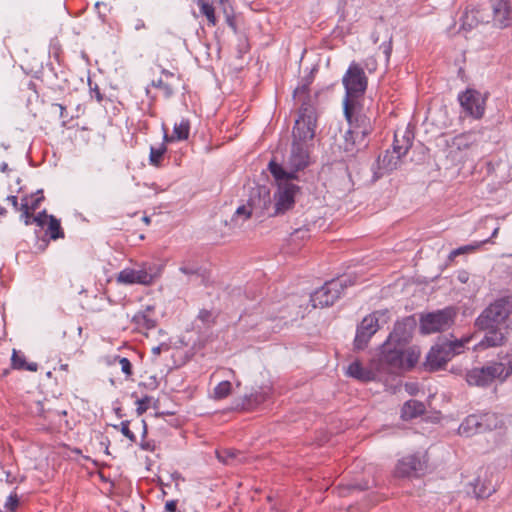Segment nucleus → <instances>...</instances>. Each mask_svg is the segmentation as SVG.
<instances>
[{"mask_svg": "<svg viewBox=\"0 0 512 512\" xmlns=\"http://www.w3.org/2000/svg\"><path fill=\"white\" fill-rule=\"evenodd\" d=\"M294 98L301 101L298 116L295 120L292 136L293 140L307 142L313 140L317 128V98L318 95L309 93V84L298 86L293 93Z\"/></svg>", "mask_w": 512, "mask_h": 512, "instance_id": "nucleus-1", "label": "nucleus"}, {"mask_svg": "<svg viewBox=\"0 0 512 512\" xmlns=\"http://www.w3.org/2000/svg\"><path fill=\"white\" fill-rule=\"evenodd\" d=\"M420 354V349L417 346H396L392 341L386 340L381 347L380 362L387 365L391 371L409 370L417 364Z\"/></svg>", "mask_w": 512, "mask_h": 512, "instance_id": "nucleus-2", "label": "nucleus"}, {"mask_svg": "<svg viewBox=\"0 0 512 512\" xmlns=\"http://www.w3.org/2000/svg\"><path fill=\"white\" fill-rule=\"evenodd\" d=\"M512 314V296L502 297L491 303L476 319L479 328H493L504 324Z\"/></svg>", "mask_w": 512, "mask_h": 512, "instance_id": "nucleus-3", "label": "nucleus"}, {"mask_svg": "<svg viewBox=\"0 0 512 512\" xmlns=\"http://www.w3.org/2000/svg\"><path fill=\"white\" fill-rule=\"evenodd\" d=\"M342 83L345 88L343 103H353L358 102V99L364 95L368 79L363 68L359 64L352 62L342 78Z\"/></svg>", "mask_w": 512, "mask_h": 512, "instance_id": "nucleus-4", "label": "nucleus"}, {"mask_svg": "<svg viewBox=\"0 0 512 512\" xmlns=\"http://www.w3.org/2000/svg\"><path fill=\"white\" fill-rule=\"evenodd\" d=\"M352 284L353 282L348 278L328 281L311 295L310 301L315 308L331 306L339 299L344 288Z\"/></svg>", "mask_w": 512, "mask_h": 512, "instance_id": "nucleus-5", "label": "nucleus"}, {"mask_svg": "<svg viewBox=\"0 0 512 512\" xmlns=\"http://www.w3.org/2000/svg\"><path fill=\"white\" fill-rule=\"evenodd\" d=\"M455 316L456 312L451 307L427 313L420 318V330L423 334L444 331L452 326Z\"/></svg>", "mask_w": 512, "mask_h": 512, "instance_id": "nucleus-6", "label": "nucleus"}, {"mask_svg": "<svg viewBox=\"0 0 512 512\" xmlns=\"http://www.w3.org/2000/svg\"><path fill=\"white\" fill-rule=\"evenodd\" d=\"M497 416L494 413L468 415L460 424L458 433L463 437H472L497 427Z\"/></svg>", "mask_w": 512, "mask_h": 512, "instance_id": "nucleus-7", "label": "nucleus"}, {"mask_svg": "<svg viewBox=\"0 0 512 512\" xmlns=\"http://www.w3.org/2000/svg\"><path fill=\"white\" fill-rule=\"evenodd\" d=\"M412 142L413 133L409 129L406 128L403 131L399 129L396 130L393 141V153L396 154V157L390 156L387 152L382 159L383 167L388 171L396 169L400 159L404 157L411 148Z\"/></svg>", "mask_w": 512, "mask_h": 512, "instance_id": "nucleus-8", "label": "nucleus"}, {"mask_svg": "<svg viewBox=\"0 0 512 512\" xmlns=\"http://www.w3.org/2000/svg\"><path fill=\"white\" fill-rule=\"evenodd\" d=\"M458 101L467 116L476 120L483 118L486 110V97L481 92L468 88L459 93Z\"/></svg>", "mask_w": 512, "mask_h": 512, "instance_id": "nucleus-9", "label": "nucleus"}, {"mask_svg": "<svg viewBox=\"0 0 512 512\" xmlns=\"http://www.w3.org/2000/svg\"><path fill=\"white\" fill-rule=\"evenodd\" d=\"M344 115L358 137H367L373 130L370 118L361 111L358 102H344Z\"/></svg>", "mask_w": 512, "mask_h": 512, "instance_id": "nucleus-10", "label": "nucleus"}, {"mask_svg": "<svg viewBox=\"0 0 512 512\" xmlns=\"http://www.w3.org/2000/svg\"><path fill=\"white\" fill-rule=\"evenodd\" d=\"M298 191L299 187L290 181L278 183V190L274 194V212L271 215L276 216L284 214L292 209Z\"/></svg>", "mask_w": 512, "mask_h": 512, "instance_id": "nucleus-11", "label": "nucleus"}, {"mask_svg": "<svg viewBox=\"0 0 512 512\" xmlns=\"http://www.w3.org/2000/svg\"><path fill=\"white\" fill-rule=\"evenodd\" d=\"M378 312H373L365 316L361 323L357 326L356 335L354 338V349L364 350L372 336L379 330Z\"/></svg>", "mask_w": 512, "mask_h": 512, "instance_id": "nucleus-12", "label": "nucleus"}, {"mask_svg": "<svg viewBox=\"0 0 512 512\" xmlns=\"http://www.w3.org/2000/svg\"><path fill=\"white\" fill-rule=\"evenodd\" d=\"M417 321L414 316H407L397 321L387 340L392 341L396 346L407 347L416 329Z\"/></svg>", "mask_w": 512, "mask_h": 512, "instance_id": "nucleus-13", "label": "nucleus"}, {"mask_svg": "<svg viewBox=\"0 0 512 512\" xmlns=\"http://www.w3.org/2000/svg\"><path fill=\"white\" fill-rule=\"evenodd\" d=\"M307 142L293 140L290 155L286 161V166L295 174L305 169L309 165V151Z\"/></svg>", "mask_w": 512, "mask_h": 512, "instance_id": "nucleus-14", "label": "nucleus"}, {"mask_svg": "<svg viewBox=\"0 0 512 512\" xmlns=\"http://www.w3.org/2000/svg\"><path fill=\"white\" fill-rule=\"evenodd\" d=\"M452 349L450 345H446L445 341L433 346L426 356L427 368L432 371L442 368L453 358Z\"/></svg>", "mask_w": 512, "mask_h": 512, "instance_id": "nucleus-15", "label": "nucleus"}, {"mask_svg": "<svg viewBox=\"0 0 512 512\" xmlns=\"http://www.w3.org/2000/svg\"><path fill=\"white\" fill-rule=\"evenodd\" d=\"M258 198L252 196L249 200L248 206L242 205L237 208L235 212L236 217L243 216L244 220L251 217L252 211L255 209L267 210L271 204L270 192L266 187H258L257 190Z\"/></svg>", "mask_w": 512, "mask_h": 512, "instance_id": "nucleus-16", "label": "nucleus"}, {"mask_svg": "<svg viewBox=\"0 0 512 512\" xmlns=\"http://www.w3.org/2000/svg\"><path fill=\"white\" fill-rule=\"evenodd\" d=\"M424 470V462L417 454L409 455L400 459L395 468L397 477L417 476Z\"/></svg>", "mask_w": 512, "mask_h": 512, "instance_id": "nucleus-17", "label": "nucleus"}, {"mask_svg": "<svg viewBox=\"0 0 512 512\" xmlns=\"http://www.w3.org/2000/svg\"><path fill=\"white\" fill-rule=\"evenodd\" d=\"M154 307L148 305L144 310L138 311L131 319L134 329L139 333H147L156 327L157 321L153 317Z\"/></svg>", "mask_w": 512, "mask_h": 512, "instance_id": "nucleus-18", "label": "nucleus"}, {"mask_svg": "<svg viewBox=\"0 0 512 512\" xmlns=\"http://www.w3.org/2000/svg\"><path fill=\"white\" fill-rule=\"evenodd\" d=\"M484 368L490 384L495 380L504 381L512 374V361H492L487 363Z\"/></svg>", "mask_w": 512, "mask_h": 512, "instance_id": "nucleus-19", "label": "nucleus"}, {"mask_svg": "<svg viewBox=\"0 0 512 512\" xmlns=\"http://www.w3.org/2000/svg\"><path fill=\"white\" fill-rule=\"evenodd\" d=\"M164 131L163 141L166 143H172L176 141H186L190 136L191 123L187 118H182L179 122L174 124L172 134L167 133L165 124L162 125Z\"/></svg>", "mask_w": 512, "mask_h": 512, "instance_id": "nucleus-20", "label": "nucleus"}, {"mask_svg": "<svg viewBox=\"0 0 512 512\" xmlns=\"http://www.w3.org/2000/svg\"><path fill=\"white\" fill-rule=\"evenodd\" d=\"M493 19L500 27H508L511 22V9L507 0H492Z\"/></svg>", "mask_w": 512, "mask_h": 512, "instance_id": "nucleus-21", "label": "nucleus"}, {"mask_svg": "<svg viewBox=\"0 0 512 512\" xmlns=\"http://www.w3.org/2000/svg\"><path fill=\"white\" fill-rule=\"evenodd\" d=\"M117 280L124 284L147 285L151 283L152 276L145 270L124 269L119 273Z\"/></svg>", "mask_w": 512, "mask_h": 512, "instance_id": "nucleus-22", "label": "nucleus"}, {"mask_svg": "<svg viewBox=\"0 0 512 512\" xmlns=\"http://www.w3.org/2000/svg\"><path fill=\"white\" fill-rule=\"evenodd\" d=\"M178 78L173 72L167 69H162L161 77L158 80H153L151 85L157 89L163 91V95L166 98H170L175 91V82Z\"/></svg>", "mask_w": 512, "mask_h": 512, "instance_id": "nucleus-23", "label": "nucleus"}, {"mask_svg": "<svg viewBox=\"0 0 512 512\" xmlns=\"http://www.w3.org/2000/svg\"><path fill=\"white\" fill-rule=\"evenodd\" d=\"M346 374L361 382H370L376 378V373L372 369L364 367L358 360L349 364Z\"/></svg>", "mask_w": 512, "mask_h": 512, "instance_id": "nucleus-24", "label": "nucleus"}, {"mask_svg": "<svg viewBox=\"0 0 512 512\" xmlns=\"http://www.w3.org/2000/svg\"><path fill=\"white\" fill-rule=\"evenodd\" d=\"M272 394V386L264 385L259 388V390L251 393L249 396L244 398L243 406L250 410L254 409L258 405L264 403Z\"/></svg>", "mask_w": 512, "mask_h": 512, "instance_id": "nucleus-25", "label": "nucleus"}, {"mask_svg": "<svg viewBox=\"0 0 512 512\" xmlns=\"http://www.w3.org/2000/svg\"><path fill=\"white\" fill-rule=\"evenodd\" d=\"M425 412V405L417 400H408L401 409L403 420H410L422 415Z\"/></svg>", "mask_w": 512, "mask_h": 512, "instance_id": "nucleus-26", "label": "nucleus"}, {"mask_svg": "<svg viewBox=\"0 0 512 512\" xmlns=\"http://www.w3.org/2000/svg\"><path fill=\"white\" fill-rule=\"evenodd\" d=\"M480 22H483V18L480 16L479 9H466L461 17V29L464 31H470Z\"/></svg>", "mask_w": 512, "mask_h": 512, "instance_id": "nucleus-27", "label": "nucleus"}, {"mask_svg": "<svg viewBox=\"0 0 512 512\" xmlns=\"http://www.w3.org/2000/svg\"><path fill=\"white\" fill-rule=\"evenodd\" d=\"M466 381L471 386L485 387L490 385L484 366L469 370L466 373Z\"/></svg>", "mask_w": 512, "mask_h": 512, "instance_id": "nucleus-28", "label": "nucleus"}, {"mask_svg": "<svg viewBox=\"0 0 512 512\" xmlns=\"http://www.w3.org/2000/svg\"><path fill=\"white\" fill-rule=\"evenodd\" d=\"M268 169L272 176L278 181V183L290 181L292 179L297 178V175H295V173L292 170L287 171L286 169L283 168L282 165L278 164L274 160H271L269 162Z\"/></svg>", "mask_w": 512, "mask_h": 512, "instance_id": "nucleus-29", "label": "nucleus"}, {"mask_svg": "<svg viewBox=\"0 0 512 512\" xmlns=\"http://www.w3.org/2000/svg\"><path fill=\"white\" fill-rule=\"evenodd\" d=\"M11 366L13 369L17 370H25L36 372L38 370V364L35 362L28 363L26 361L25 355L20 351L13 350L11 357Z\"/></svg>", "mask_w": 512, "mask_h": 512, "instance_id": "nucleus-30", "label": "nucleus"}, {"mask_svg": "<svg viewBox=\"0 0 512 512\" xmlns=\"http://www.w3.org/2000/svg\"><path fill=\"white\" fill-rule=\"evenodd\" d=\"M482 330H486V334L482 340V344L487 347H496L500 346L504 343L505 337L504 334L499 330L498 327L493 328H481Z\"/></svg>", "mask_w": 512, "mask_h": 512, "instance_id": "nucleus-31", "label": "nucleus"}, {"mask_svg": "<svg viewBox=\"0 0 512 512\" xmlns=\"http://www.w3.org/2000/svg\"><path fill=\"white\" fill-rule=\"evenodd\" d=\"M354 131L355 129L349 126V129L344 134L345 151H353L356 145H364L366 137H358Z\"/></svg>", "mask_w": 512, "mask_h": 512, "instance_id": "nucleus-32", "label": "nucleus"}, {"mask_svg": "<svg viewBox=\"0 0 512 512\" xmlns=\"http://www.w3.org/2000/svg\"><path fill=\"white\" fill-rule=\"evenodd\" d=\"M197 5L200 9V13L206 17L210 26H216L217 17L215 15V9L211 3L206 0H198Z\"/></svg>", "mask_w": 512, "mask_h": 512, "instance_id": "nucleus-33", "label": "nucleus"}, {"mask_svg": "<svg viewBox=\"0 0 512 512\" xmlns=\"http://www.w3.org/2000/svg\"><path fill=\"white\" fill-rule=\"evenodd\" d=\"M46 233L52 240L64 238V231L61 228L60 220H58L53 215L49 216L48 229Z\"/></svg>", "mask_w": 512, "mask_h": 512, "instance_id": "nucleus-34", "label": "nucleus"}, {"mask_svg": "<svg viewBox=\"0 0 512 512\" xmlns=\"http://www.w3.org/2000/svg\"><path fill=\"white\" fill-rule=\"evenodd\" d=\"M165 143L166 142L163 141V143L159 147H150L149 162L151 165L155 167H159L161 165L163 156L167 151Z\"/></svg>", "mask_w": 512, "mask_h": 512, "instance_id": "nucleus-35", "label": "nucleus"}, {"mask_svg": "<svg viewBox=\"0 0 512 512\" xmlns=\"http://www.w3.org/2000/svg\"><path fill=\"white\" fill-rule=\"evenodd\" d=\"M472 493L477 498H485L491 494V489L479 477L470 483Z\"/></svg>", "mask_w": 512, "mask_h": 512, "instance_id": "nucleus-36", "label": "nucleus"}, {"mask_svg": "<svg viewBox=\"0 0 512 512\" xmlns=\"http://www.w3.org/2000/svg\"><path fill=\"white\" fill-rule=\"evenodd\" d=\"M488 241L489 240H484L482 242H477L475 244H468V245L458 247L450 252L448 258H449V260H454L459 255L473 253L478 248H480L482 244L487 243Z\"/></svg>", "mask_w": 512, "mask_h": 512, "instance_id": "nucleus-37", "label": "nucleus"}, {"mask_svg": "<svg viewBox=\"0 0 512 512\" xmlns=\"http://www.w3.org/2000/svg\"><path fill=\"white\" fill-rule=\"evenodd\" d=\"M232 384L230 381H222L213 390V398L222 400L228 397L231 393Z\"/></svg>", "mask_w": 512, "mask_h": 512, "instance_id": "nucleus-38", "label": "nucleus"}, {"mask_svg": "<svg viewBox=\"0 0 512 512\" xmlns=\"http://www.w3.org/2000/svg\"><path fill=\"white\" fill-rule=\"evenodd\" d=\"M44 200V195L42 191H37L35 194H31L29 196H25L22 198L21 203H27V207L35 211L39 208L41 202Z\"/></svg>", "mask_w": 512, "mask_h": 512, "instance_id": "nucleus-39", "label": "nucleus"}, {"mask_svg": "<svg viewBox=\"0 0 512 512\" xmlns=\"http://www.w3.org/2000/svg\"><path fill=\"white\" fill-rule=\"evenodd\" d=\"M113 363H118L121 367V371L128 378L133 374L132 364L126 357L115 356Z\"/></svg>", "mask_w": 512, "mask_h": 512, "instance_id": "nucleus-40", "label": "nucleus"}, {"mask_svg": "<svg viewBox=\"0 0 512 512\" xmlns=\"http://www.w3.org/2000/svg\"><path fill=\"white\" fill-rule=\"evenodd\" d=\"M470 337H464L460 340L445 341L446 345H450L453 351V357L463 352L465 345L470 341Z\"/></svg>", "mask_w": 512, "mask_h": 512, "instance_id": "nucleus-41", "label": "nucleus"}, {"mask_svg": "<svg viewBox=\"0 0 512 512\" xmlns=\"http://www.w3.org/2000/svg\"><path fill=\"white\" fill-rule=\"evenodd\" d=\"M19 211L21 212L20 218H21V220L24 222V224L26 226L31 225L32 223H34V221H33V218H34L33 213H34V211L30 210L27 207V203H21Z\"/></svg>", "mask_w": 512, "mask_h": 512, "instance_id": "nucleus-42", "label": "nucleus"}, {"mask_svg": "<svg viewBox=\"0 0 512 512\" xmlns=\"http://www.w3.org/2000/svg\"><path fill=\"white\" fill-rule=\"evenodd\" d=\"M130 421H122L119 425H114L115 429H120L121 433L128 438L132 443L136 442L135 434L130 430Z\"/></svg>", "mask_w": 512, "mask_h": 512, "instance_id": "nucleus-43", "label": "nucleus"}, {"mask_svg": "<svg viewBox=\"0 0 512 512\" xmlns=\"http://www.w3.org/2000/svg\"><path fill=\"white\" fill-rule=\"evenodd\" d=\"M19 505V497L16 493H12L7 497L4 507L9 512H15Z\"/></svg>", "mask_w": 512, "mask_h": 512, "instance_id": "nucleus-44", "label": "nucleus"}, {"mask_svg": "<svg viewBox=\"0 0 512 512\" xmlns=\"http://www.w3.org/2000/svg\"><path fill=\"white\" fill-rule=\"evenodd\" d=\"M198 319L205 325H211L212 323H214L215 317H214L212 311L207 310V309H202V310H200V312L198 314Z\"/></svg>", "mask_w": 512, "mask_h": 512, "instance_id": "nucleus-45", "label": "nucleus"}, {"mask_svg": "<svg viewBox=\"0 0 512 512\" xmlns=\"http://www.w3.org/2000/svg\"><path fill=\"white\" fill-rule=\"evenodd\" d=\"M150 400H151L150 397L145 396L136 401V404H137L136 412L138 415H142L143 413H145L147 411L149 404H150Z\"/></svg>", "mask_w": 512, "mask_h": 512, "instance_id": "nucleus-46", "label": "nucleus"}, {"mask_svg": "<svg viewBox=\"0 0 512 512\" xmlns=\"http://www.w3.org/2000/svg\"><path fill=\"white\" fill-rule=\"evenodd\" d=\"M236 457V454L234 451L231 450H223L217 452V458L222 461L223 463L229 464V460L234 459Z\"/></svg>", "mask_w": 512, "mask_h": 512, "instance_id": "nucleus-47", "label": "nucleus"}, {"mask_svg": "<svg viewBox=\"0 0 512 512\" xmlns=\"http://www.w3.org/2000/svg\"><path fill=\"white\" fill-rule=\"evenodd\" d=\"M49 216L45 210L39 212L36 216H34L33 221L36 223L39 227H44L46 224V221L49 220Z\"/></svg>", "mask_w": 512, "mask_h": 512, "instance_id": "nucleus-48", "label": "nucleus"}, {"mask_svg": "<svg viewBox=\"0 0 512 512\" xmlns=\"http://www.w3.org/2000/svg\"><path fill=\"white\" fill-rule=\"evenodd\" d=\"M179 270L185 275H194L198 273V269L194 266L183 265L179 268Z\"/></svg>", "mask_w": 512, "mask_h": 512, "instance_id": "nucleus-49", "label": "nucleus"}, {"mask_svg": "<svg viewBox=\"0 0 512 512\" xmlns=\"http://www.w3.org/2000/svg\"><path fill=\"white\" fill-rule=\"evenodd\" d=\"M166 512H176L177 511V500H169L165 504Z\"/></svg>", "mask_w": 512, "mask_h": 512, "instance_id": "nucleus-50", "label": "nucleus"}, {"mask_svg": "<svg viewBox=\"0 0 512 512\" xmlns=\"http://www.w3.org/2000/svg\"><path fill=\"white\" fill-rule=\"evenodd\" d=\"M140 447L142 450L152 452L155 450V443L152 441H142Z\"/></svg>", "mask_w": 512, "mask_h": 512, "instance_id": "nucleus-51", "label": "nucleus"}, {"mask_svg": "<svg viewBox=\"0 0 512 512\" xmlns=\"http://www.w3.org/2000/svg\"><path fill=\"white\" fill-rule=\"evenodd\" d=\"M457 279L461 282V283H467L468 280H469V273L467 271H459L458 272V275H457Z\"/></svg>", "mask_w": 512, "mask_h": 512, "instance_id": "nucleus-52", "label": "nucleus"}, {"mask_svg": "<svg viewBox=\"0 0 512 512\" xmlns=\"http://www.w3.org/2000/svg\"><path fill=\"white\" fill-rule=\"evenodd\" d=\"M7 200L11 203V205L13 206V208H14L16 211H19V210H20V204L18 203V198H17V196H14V195L8 196V197H7Z\"/></svg>", "mask_w": 512, "mask_h": 512, "instance_id": "nucleus-53", "label": "nucleus"}, {"mask_svg": "<svg viewBox=\"0 0 512 512\" xmlns=\"http://www.w3.org/2000/svg\"><path fill=\"white\" fill-rule=\"evenodd\" d=\"M470 136H471V134H462L460 136H457L455 138V140L458 142L459 147L460 146H465V147L468 146V144L466 142H464V140L470 138Z\"/></svg>", "mask_w": 512, "mask_h": 512, "instance_id": "nucleus-54", "label": "nucleus"}, {"mask_svg": "<svg viewBox=\"0 0 512 512\" xmlns=\"http://www.w3.org/2000/svg\"><path fill=\"white\" fill-rule=\"evenodd\" d=\"M145 27H146L145 22L142 19L136 20V23L134 25L135 30H141V29H144Z\"/></svg>", "mask_w": 512, "mask_h": 512, "instance_id": "nucleus-55", "label": "nucleus"}, {"mask_svg": "<svg viewBox=\"0 0 512 512\" xmlns=\"http://www.w3.org/2000/svg\"><path fill=\"white\" fill-rule=\"evenodd\" d=\"M9 170L8 164L6 162H2L0 164V171L6 173Z\"/></svg>", "mask_w": 512, "mask_h": 512, "instance_id": "nucleus-56", "label": "nucleus"}, {"mask_svg": "<svg viewBox=\"0 0 512 512\" xmlns=\"http://www.w3.org/2000/svg\"><path fill=\"white\" fill-rule=\"evenodd\" d=\"M94 92H95V96H96L97 101L98 102L102 101L103 97H102V94L100 93L99 89L95 88Z\"/></svg>", "mask_w": 512, "mask_h": 512, "instance_id": "nucleus-57", "label": "nucleus"}, {"mask_svg": "<svg viewBox=\"0 0 512 512\" xmlns=\"http://www.w3.org/2000/svg\"><path fill=\"white\" fill-rule=\"evenodd\" d=\"M142 426H143V432H142V435H143V437H145V436H146V434H147V425H146L145 420H142Z\"/></svg>", "mask_w": 512, "mask_h": 512, "instance_id": "nucleus-58", "label": "nucleus"}, {"mask_svg": "<svg viewBox=\"0 0 512 512\" xmlns=\"http://www.w3.org/2000/svg\"><path fill=\"white\" fill-rule=\"evenodd\" d=\"M390 51H391V46H390V44H389L388 46H386V47H385V50H384V52H385V54L387 55V57H389V55H390Z\"/></svg>", "mask_w": 512, "mask_h": 512, "instance_id": "nucleus-59", "label": "nucleus"}, {"mask_svg": "<svg viewBox=\"0 0 512 512\" xmlns=\"http://www.w3.org/2000/svg\"><path fill=\"white\" fill-rule=\"evenodd\" d=\"M6 209L2 206H0V216H4L6 214Z\"/></svg>", "mask_w": 512, "mask_h": 512, "instance_id": "nucleus-60", "label": "nucleus"}, {"mask_svg": "<svg viewBox=\"0 0 512 512\" xmlns=\"http://www.w3.org/2000/svg\"><path fill=\"white\" fill-rule=\"evenodd\" d=\"M152 351L154 354L158 355V354H160V347H155V348H153Z\"/></svg>", "mask_w": 512, "mask_h": 512, "instance_id": "nucleus-61", "label": "nucleus"}, {"mask_svg": "<svg viewBox=\"0 0 512 512\" xmlns=\"http://www.w3.org/2000/svg\"><path fill=\"white\" fill-rule=\"evenodd\" d=\"M57 106L60 108V115L63 116V111L65 110V107L62 106L61 104H57Z\"/></svg>", "mask_w": 512, "mask_h": 512, "instance_id": "nucleus-62", "label": "nucleus"}, {"mask_svg": "<svg viewBox=\"0 0 512 512\" xmlns=\"http://www.w3.org/2000/svg\"><path fill=\"white\" fill-rule=\"evenodd\" d=\"M498 232H499V228L497 227V228H495V229H494V231L492 232L491 237H495V236L498 234Z\"/></svg>", "mask_w": 512, "mask_h": 512, "instance_id": "nucleus-63", "label": "nucleus"}, {"mask_svg": "<svg viewBox=\"0 0 512 512\" xmlns=\"http://www.w3.org/2000/svg\"><path fill=\"white\" fill-rule=\"evenodd\" d=\"M142 219H143V221H144L146 224H149V222H150V218H149V217L144 216Z\"/></svg>", "mask_w": 512, "mask_h": 512, "instance_id": "nucleus-64", "label": "nucleus"}]
</instances>
